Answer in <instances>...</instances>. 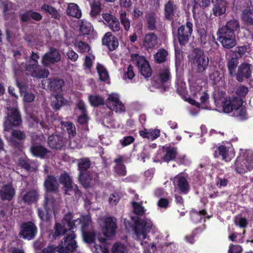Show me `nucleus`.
I'll return each instance as SVG.
<instances>
[{
	"mask_svg": "<svg viewBox=\"0 0 253 253\" xmlns=\"http://www.w3.org/2000/svg\"><path fill=\"white\" fill-rule=\"evenodd\" d=\"M68 231V229L61 222H56L50 235L52 239H56L57 237L66 234Z\"/></svg>",
	"mask_w": 253,
	"mask_h": 253,
	"instance_id": "obj_32",
	"label": "nucleus"
},
{
	"mask_svg": "<svg viewBox=\"0 0 253 253\" xmlns=\"http://www.w3.org/2000/svg\"><path fill=\"white\" fill-rule=\"evenodd\" d=\"M38 228L32 221H29L23 222L20 227L18 236L24 240H32L36 236Z\"/></svg>",
	"mask_w": 253,
	"mask_h": 253,
	"instance_id": "obj_8",
	"label": "nucleus"
},
{
	"mask_svg": "<svg viewBox=\"0 0 253 253\" xmlns=\"http://www.w3.org/2000/svg\"><path fill=\"white\" fill-rule=\"evenodd\" d=\"M43 186L46 193H56L58 191L59 184L54 175H48L45 178Z\"/></svg>",
	"mask_w": 253,
	"mask_h": 253,
	"instance_id": "obj_19",
	"label": "nucleus"
},
{
	"mask_svg": "<svg viewBox=\"0 0 253 253\" xmlns=\"http://www.w3.org/2000/svg\"><path fill=\"white\" fill-rule=\"evenodd\" d=\"M60 60L61 54L58 50L54 47H50L49 51L42 56V64L44 67H49Z\"/></svg>",
	"mask_w": 253,
	"mask_h": 253,
	"instance_id": "obj_12",
	"label": "nucleus"
},
{
	"mask_svg": "<svg viewBox=\"0 0 253 253\" xmlns=\"http://www.w3.org/2000/svg\"><path fill=\"white\" fill-rule=\"evenodd\" d=\"M239 60L237 57H231L227 62V66L229 74L231 77H234L236 74Z\"/></svg>",
	"mask_w": 253,
	"mask_h": 253,
	"instance_id": "obj_38",
	"label": "nucleus"
},
{
	"mask_svg": "<svg viewBox=\"0 0 253 253\" xmlns=\"http://www.w3.org/2000/svg\"><path fill=\"white\" fill-rule=\"evenodd\" d=\"M75 46L78 48V51L80 53L88 52L90 49V46L85 42L82 41L76 42Z\"/></svg>",
	"mask_w": 253,
	"mask_h": 253,
	"instance_id": "obj_53",
	"label": "nucleus"
},
{
	"mask_svg": "<svg viewBox=\"0 0 253 253\" xmlns=\"http://www.w3.org/2000/svg\"><path fill=\"white\" fill-rule=\"evenodd\" d=\"M191 61L198 74H204L209 64V58L203 50L195 48L192 51Z\"/></svg>",
	"mask_w": 253,
	"mask_h": 253,
	"instance_id": "obj_2",
	"label": "nucleus"
},
{
	"mask_svg": "<svg viewBox=\"0 0 253 253\" xmlns=\"http://www.w3.org/2000/svg\"><path fill=\"white\" fill-rule=\"evenodd\" d=\"M65 104L64 98L60 95H56L55 100L52 102V106L55 111H58Z\"/></svg>",
	"mask_w": 253,
	"mask_h": 253,
	"instance_id": "obj_47",
	"label": "nucleus"
},
{
	"mask_svg": "<svg viewBox=\"0 0 253 253\" xmlns=\"http://www.w3.org/2000/svg\"><path fill=\"white\" fill-rule=\"evenodd\" d=\"M132 207L135 214L138 215H142L144 213V208L141 203L133 202Z\"/></svg>",
	"mask_w": 253,
	"mask_h": 253,
	"instance_id": "obj_62",
	"label": "nucleus"
},
{
	"mask_svg": "<svg viewBox=\"0 0 253 253\" xmlns=\"http://www.w3.org/2000/svg\"><path fill=\"white\" fill-rule=\"evenodd\" d=\"M229 148L225 145H220L216 148L213 155L215 158L221 157L222 160L225 162H230L231 158L229 157Z\"/></svg>",
	"mask_w": 253,
	"mask_h": 253,
	"instance_id": "obj_29",
	"label": "nucleus"
},
{
	"mask_svg": "<svg viewBox=\"0 0 253 253\" xmlns=\"http://www.w3.org/2000/svg\"><path fill=\"white\" fill-rule=\"evenodd\" d=\"M90 214H82L80 218L77 219H74V214L71 212H68L64 214L62 219L61 220V223L67 226L68 228V230L70 231H73V230L76 228L78 226L83 225V223H84V219L86 218H88L90 216Z\"/></svg>",
	"mask_w": 253,
	"mask_h": 253,
	"instance_id": "obj_7",
	"label": "nucleus"
},
{
	"mask_svg": "<svg viewBox=\"0 0 253 253\" xmlns=\"http://www.w3.org/2000/svg\"><path fill=\"white\" fill-rule=\"evenodd\" d=\"M229 31L235 34V32H239L240 30V22L238 20L233 19L228 21L225 25L223 26Z\"/></svg>",
	"mask_w": 253,
	"mask_h": 253,
	"instance_id": "obj_41",
	"label": "nucleus"
},
{
	"mask_svg": "<svg viewBox=\"0 0 253 253\" xmlns=\"http://www.w3.org/2000/svg\"><path fill=\"white\" fill-rule=\"evenodd\" d=\"M226 0H215L212 8V13L215 16H220L226 12L227 7Z\"/></svg>",
	"mask_w": 253,
	"mask_h": 253,
	"instance_id": "obj_24",
	"label": "nucleus"
},
{
	"mask_svg": "<svg viewBox=\"0 0 253 253\" xmlns=\"http://www.w3.org/2000/svg\"><path fill=\"white\" fill-rule=\"evenodd\" d=\"M130 60L135 65L141 75L145 78L151 76L152 71L149 62L143 56L137 53H132L130 56Z\"/></svg>",
	"mask_w": 253,
	"mask_h": 253,
	"instance_id": "obj_5",
	"label": "nucleus"
},
{
	"mask_svg": "<svg viewBox=\"0 0 253 253\" xmlns=\"http://www.w3.org/2000/svg\"><path fill=\"white\" fill-rule=\"evenodd\" d=\"M111 252L112 253H127V248L123 243L116 242L113 245Z\"/></svg>",
	"mask_w": 253,
	"mask_h": 253,
	"instance_id": "obj_51",
	"label": "nucleus"
},
{
	"mask_svg": "<svg viewBox=\"0 0 253 253\" xmlns=\"http://www.w3.org/2000/svg\"><path fill=\"white\" fill-rule=\"evenodd\" d=\"M147 28L151 31L156 29V16L154 12L148 13L146 15Z\"/></svg>",
	"mask_w": 253,
	"mask_h": 253,
	"instance_id": "obj_44",
	"label": "nucleus"
},
{
	"mask_svg": "<svg viewBox=\"0 0 253 253\" xmlns=\"http://www.w3.org/2000/svg\"><path fill=\"white\" fill-rule=\"evenodd\" d=\"M56 201L54 197L50 194L46 193L44 196L43 206L46 214L54 209Z\"/></svg>",
	"mask_w": 253,
	"mask_h": 253,
	"instance_id": "obj_33",
	"label": "nucleus"
},
{
	"mask_svg": "<svg viewBox=\"0 0 253 253\" xmlns=\"http://www.w3.org/2000/svg\"><path fill=\"white\" fill-rule=\"evenodd\" d=\"M121 24L124 27L126 31H128L130 28V21L126 17V13L125 11H122L120 14Z\"/></svg>",
	"mask_w": 253,
	"mask_h": 253,
	"instance_id": "obj_56",
	"label": "nucleus"
},
{
	"mask_svg": "<svg viewBox=\"0 0 253 253\" xmlns=\"http://www.w3.org/2000/svg\"><path fill=\"white\" fill-rule=\"evenodd\" d=\"M76 235L74 231H71L66 235L61 241V243L57 246V252L59 253H72L78 247L75 240Z\"/></svg>",
	"mask_w": 253,
	"mask_h": 253,
	"instance_id": "obj_6",
	"label": "nucleus"
},
{
	"mask_svg": "<svg viewBox=\"0 0 253 253\" xmlns=\"http://www.w3.org/2000/svg\"><path fill=\"white\" fill-rule=\"evenodd\" d=\"M222 77V75L218 71H214L209 75V79L213 84H216L221 80Z\"/></svg>",
	"mask_w": 253,
	"mask_h": 253,
	"instance_id": "obj_60",
	"label": "nucleus"
},
{
	"mask_svg": "<svg viewBox=\"0 0 253 253\" xmlns=\"http://www.w3.org/2000/svg\"><path fill=\"white\" fill-rule=\"evenodd\" d=\"M40 57L38 53L32 51L29 59L27 60L25 70L33 77L44 79L48 77L49 71L44 67L39 65L38 60Z\"/></svg>",
	"mask_w": 253,
	"mask_h": 253,
	"instance_id": "obj_1",
	"label": "nucleus"
},
{
	"mask_svg": "<svg viewBox=\"0 0 253 253\" xmlns=\"http://www.w3.org/2000/svg\"><path fill=\"white\" fill-rule=\"evenodd\" d=\"M114 169L115 173L119 176H124L126 174V167L125 165H116Z\"/></svg>",
	"mask_w": 253,
	"mask_h": 253,
	"instance_id": "obj_61",
	"label": "nucleus"
},
{
	"mask_svg": "<svg viewBox=\"0 0 253 253\" xmlns=\"http://www.w3.org/2000/svg\"><path fill=\"white\" fill-rule=\"evenodd\" d=\"M47 83V87L51 91L59 92L62 89V87L64 85V81L58 77L49 78L46 80L42 81V85Z\"/></svg>",
	"mask_w": 253,
	"mask_h": 253,
	"instance_id": "obj_17",
	"label": "nucleus"
},
{
	"mask_svg": "<svg viewBox=\"0 0 253 253\" xmlns=\"http://www.w3.org/2000/svg\"><path fill=\"white\" fill-rule=\"evenodd\" d=\"M217 40L220 42L223 48L230 49L236 45L235 34L229 31L223 26L219 28L217 32Z\"/></svg>",
	"mask_w": 253,
	"mask_h": 253,
	"instance_id": "obj_4",
	"label": "nucleus"
},
{
	"mask_svg": "<svg viewBox=\"0 0 253 253\" xmlns=\"http://www.w3.org/2000/svg\"><path fill=\"white\" fill-rule=\"evenodd\" d=\"M68 15L80 18L82 16L81 9L77 4L72 3L69 4L66 10Z\"/></svg>",
	"mask_w": 253,
	"mask_h": 253,
	"instance_id": "obj_39",
	"label": "nucleus"
},
{
	"mask_svg": "<svg viewBox=\"0 0 253 253\" xmlns=\"http://www.w3.org/2000/svg\"><path fill=\"white\" fill-rule=\"evenodd\" d=\"M92 223L91 215L84 219V223L81 226L84 241L88 244H92L95 242L96 233L94 230L87 231Z\"/></svg>",
	"mask_w": 253,
	"mask_h": 253,
	"instance_id": "obj_13",
	"label": "nucleus"
},
{
	"mask_svg": "<svg viewBox=\"0 0 253 253\" xmlns=\"http://www.w3.org/2000/svg\"><path fill=\"white\" fill-rule=\"evenodd\" d=\"M90 161L87 158L81 159L78 164V170L80 172H87L90 167Z\"/></svg>",
	"mask_w": 253,
	"mask_h": 253,
	"instance_id": "obj_52",
	"label": "nucleus"
},
{
	"mask_svg": "<svg viewBox=\"0 0 253 253\" xmlns=\"http://www.w3.org/2000/svg\"><path fill=\"white\" fill-rule=\"evenodd\" d=\"M243 99L234 95L226 97L222 103V108L224 113H230L234 111L238 110L243 106Z\"/></svg>",
	"mask_w": 253,
	"mask_h": 253,
	"instance_id": "obj_9",
	"label": "nucleus"
},
{
	"mask_svg": "<svg viewBox=\"0 0 253 253\" xmlns=\"http://www.w3.org/2000/svg\"><path fill=\"white\" fill-rule=\"evenodd\" d=\"M10 142L11 145L16 148H20L22 142L26 139L25 133L20 130L12 129L11 133Z\"/></svg>",
	"mask_w": 253,
	"mask_h": 253,
	"instance_id": "obj_23",
	"label": "nucleus"
},
{
	"mask_svg": "<svg viewBox=\"0 0 253 253\" xmlns=\"http://www.w3.org/2000/svg\"><path fill=\"white\" fill-rule=\"evenodd\" d=\"M176 9L177 6L174 1L169 0L165 5L164 15L165 18L169 21H173L175 11Z\"/></svg>",
	"mask_w": 253,
	"mask_h": 253,
	"instance_id": "obj_27",
	"label": "nucleus"
},
{
	"mask_svg": "<svg viewBox=\"0 0 253 253\" xmlns=\"http://www.w3.org/2000/svg\"><path fill=\"white\" fill-rule=\"evenodd\" d=\"M135 74L133 71V67L130 64L127 68V71L125 72L124 74L123 79L124 80H126L127 79L132 80Z\"/></svg>",
	"mask_w": 253,
	"mask_h": 253,
	"instance_id": "obj_64",
	"label": "nucleus"
},
{
	"mask_svg": "<svg viewBox=\"0 0 253 253\" xmlns=\"http://www.w3.org/2000/svg\"><path fill=\"white\" fill-rule=\"evenodd\" d=\"M134 232L137 237H142L143 240L147 238V234L152 229V223L147 219H138L135 221Z\"/></svg>",
	"mask_w": 253,
	"mask_h": 253,
	"instance_id": "obj_11",
	"label": "nucleus"
},
{
	"mask_svg": "<svg viewBox=\"0 0 253 253\" xmlns=\"http://www.w3.org/2000/svg\"><path fill=\"white\" fill-rule=\"evenodd\" d=\"M168 55V51L165 49H160L154 55V59L156 63L160 64L164 62Z\"/></svg>",
	"mask_w": 253,
	"mask_h": 253,
	"instance_id": "obj_48",
	"label": "nucleus"
},
{
	"mask_svg": "<svg viewBox=\"0 0 253 253\" xmlns=\"http://www.w3.org/2000/svg\"><path fill=\"white\" fill-rule=\"evenodd\" d=\"M193 32V23L187 21L185 25L180 26L177 29V39L181 46H185L189 42Z\"/></svg>",
	"mask_w": 253,
	"mask_h": 253,
	"instance_id": "obj_10",
	"label": "nucleus"
},
{
	"mask_svg": "<svg viewBox=\"0 0 253 253\" xmlns=\"http://www.w3.org/2000/svg\"><path fill=\"white\" fill-rule=\"evenodd\" d=\"M79 26L80 32L84 36L90 35L93 30L91 24L86 21H81Z\"/></svg>",
	"mask_w": 253,
	"mask_h": 253,
	"instance_id": "obj_43",
	"label": "nucleus"
},
{
	"mask_svg": "<svg viewBox=\"0 0 253 253\" xmlns=\"http://www.w3.org/2000/svg\"><path fill=\"white\" fill-rule=\"evenodd\" d=\"M42 10L44 11L46 14L51 15L52 18L54 19L58 18L59 13L55 8L47 4H43L41 7Z\"/></svg>",
	"mask_w": 253,
	"mask_h": 253,
	"instance_id": "obj_46",
	"label": "nucleus"
},
{
	"mask_svg": "<svg viewBox=\"0 0 253 253\" xmlns=\"http://www.w3.org/2000/svg\"><path fill=\"white\" fill-rule=\"evenodd\" d=\"M248 92V87L244 85L239 86L235 91V93L237 96L241 97L242 99L246 96Z\"/></svg>",
	"mask_w": 253,
	"mask_h": 253,
	"instance_id": "obj_57",
	"label": "nucleus"
},
{
	"mask_svg": "<svg viewBox=\"0 0 253 253\" xmlns=\"http://www.w3.org/2000/svg\"><path fill=\"white\" fill-rule=\"evenodd\" d=\"M105 104L108 109L114 110L117 113H121L126 109L125 105L120 100L117 94H110L105 101Z\"/></svg>",
	"mask_w": 253,
	"mask_h": 253,
	"instance_id": "obj_16",
	"label": "nucleus"
},
{
	"mask_svg": "<svg viewBox=\"0 0 253 253\" xmlns=\"http://www.w3.org/2000/svg\"><path fill=\"white\" fill-rule=\"evenodd\" d=\"M88 100L91 106L94 107H97L105 104L104 98L98 95H89Z\"/></svg>",
	"mask_w": 253,
	"mask_h": 253,
	"instance_id": "obj_45",
	"label": "nucleus"
},
{
	"mask_svg": "<svg viewBox=\"0 0 253 253\" xmlns=\"http://www.w3.org/2000/svg\"><path fill=\"white\" fill-rule=\"evenodd\" d=\"M163 151L165 153L162 158L164 162L169 163L176 159L177 155V150L176 147H171L170 145L163 146Z\"/></svg>",
	"mask_w": 253,
	"mask_h": 253,
	"instance_id": "obj_26",
	"label": "nucleus"
},
{
	"mask_svg": "<svg viewBox=\"0 0 253 253\" xmlns=\"http://www.w3.org/2000/svg\"><path fill=\"white\" fill-rule=\"evenodd\" d=\"M243 158L247 165H251L253 169V151L250 150H246L243 154Z\"/></svg>",
	"mask_w": 253,
	"mask_h": 253,
	"instance_id": "obj_55",
	"label": "nucleus"
},
{
	"mask_svg": "<svg viewBox=\"0 0 253 253\" xmlns=\"http://www.w3.org/2000/svg\"><path fill=\"white\" fill-rule=\"evenodd\" d=\"M78 179L79 182L85 188L90 186L92 177L89 171L80 172Z\"/></svg>",
	"mask_w": 253,
	"mask_h": 253,
	"instance_id": "obj_35",
	"label": "nucleus"
},
{
	"mask_svg": "<svg viewBox=\"0 0 253 253\" xmlns=\"http://www.w3.org/2000/svg\"><path fill=\"white\" fill-rule=\"evenodd\" d=\"M160 135V130L158 129H149L148 130L147 139L154 140L158 138Z\"/></svg>",
	"mask_w": 253,
	"mask_h": 253,
	"instance_id": "obj_63",
	"label": "nucleus"
},
{
	"mask_svg": "<svg viewBox=\"0 0 253 253\" xmlns=\"http://www.w3.org/2000/svg\"><path fill=\"white\" fill-rule=\"evenodd\" d=\"M117 224L112 217H106L104 222L102 231L104 236L109 238L114 236L116 232Z\"/></svg>",
	"mask_w": 253,
	"mask_h": 253,
	"instance_id": "obj_18",
	"label": "nucleus"
},
{
	"mask_svg": "<svg viewBox=\"0 0 253 253\" xmlns=\"http://www.w3.org/2000/svg\"><path fill=\"white\" fill-rule=\"evenodd\" d=\"M198 35V41L203 45L207 43V32L204 28H200L197 30Z\"/></svg>",
	"mask_w": 253,
	"mask_h": 253,
	"instance_id": "obj_54",
	"label": "nucleus"
},
{
	"mask_svg": "<svg viewBox=\"0 0 253 253\" xmlns=\"http://www.w3.org/2000/svg\"><path fill=\"white\" fill-rule=\"evenodd\" d=\"M174 182L180 193L187 194L190 190V186L186 178L183 175H177L174 177Z\"/></svg>",
	"mask_w": 253,
	"mask_h": 253,
	"instance_id": "obj_25",
	"label": "nucleus"
},
{
	"mask_svg": "<svg viewBox=\"0 0 253 253\" xmlns=\"http://www.w3.org/2000/svg\"><path fill=\"white\" fill-rule=\"evenodd\" d=\"M103 45H105L110 51L115 50L119 46L118 39L111 32L106 33L102 39Z\"/></svg>",
	"mask_w": 253,
	"mask_h": 253,
	"instance_id": "obj_21",
	"label": "nucleus"
},
{
	"mask_svg": "<svg viewBox=\"0 0 253 253\" xmlns=\"http://www.w3.org/2000/svg\"><path fill=\"white\" fill-rule=\"evenodd\" d=\"M253 66L251 64L244 62L240 64L237 68L236 74L235 75L236 80L241 83L245 80L252 77Z\"/></svg>",
	"mask_w": 253,
	"mask_h": 253,
	"instance_id": "obj_14",
	"label": "nucleus"
},
{
	"mask_svg": "<svg viewBox=\"0 0 253 253\" xmlns=\"http://www.w3.org/2000/svg\"><path fill=\"white\" fill-rule=\"evenodd\" d=\"M241 18L248 25H253V5L252 9H245L242 11Z\"/></svg>",
	"mask_w": 253,
	"mask_h": 253,
	"instance_id": "obj_40",
	"label": "nucleus"
},
{
	"mask_svg": "<svg viewBox=\"0 0 253 253\" xmlns=\"http://www.w3.org/2000/svg\"><path fill=\"white\" fill-rule=\"evenodd\" d=\"M59 180L60 184L63 185V187L70 184H73L72 177L66 171H64L60 175Z\"/></svg>",
	"mask_w": 253,
	"mask_h": 253,
	"instance_id": "obj_49",
	"label": "nucleus"
},
{
	"mask_svg": "<svg viewBox=\"0 0 253 253\" xmlns=\"http://www.w3.org/2000/svg\"><path fill=\"white\" fill-rule=\"evenodd\" d=\"M32 155L41 159H48L52 155V152L45 147L36 143H33L30 148Z\"/></svg>",
	"mask_w": 253,
	"mask_h": 253,
	"instance_id": "obj_15",
	"label": "nucleus"
},
{
	"mask_svg": "<svg viewBox=\"0 0 253 253\" xmlns=\"http://www.w3.org/2000/svg\"><path fill=\"white\" fill-rule=\"evenodd\" d=\"M47 143L49 148L55 150H61L65 145L64 138L57 134L49 136Z\"/></svg>",
	"mask_w": 253,
	"mask_h": 253,
	"instance_id": "obj_22",
	"label": "nucleus"
},
{
	"mask_svg": "<svg viewBox=\"0 0 253 253\" xmlns=\"http://www.w3.org/2000/svg\"><path fill=\"white\" fill-rule=\"evenodd\" d=\"M22 120L19 111L15 108H7V116L3 123L5 131H9L13 127L20 126Z\"/></svg>",
	"mask_w": 253,
	"mask_h": 253,
	"instance_id": "obj_3",
	"label": "nucleus"
},
{
	"mask_svg": "<svg viewBox=\"0 0 253 253\" xmlns=\"http://www.w3.org/2000/svg\"><path fill=\"white\" fill-rule=\"evenodd\" d=\"M96 69L100 81H106L109 78L108 73L106 69L102 65L98 63L96 66Z\"/></svg>",
	"mask_w": 253,
	"mask_h": 253,
	"instance_id": "obj_50",
	"label": "nucleus"
},
{
	"mask_svg": "<svg viewBox=\"0 0 253 253\" xmlns=\"http://www.w3.org/2000/svg\"><path fill=\"white\" fill-rule=\"evenodd\" d=\"M18 166L22 169L30 171L31 169L30 160L26 158H20L18 162Z\"/></svg>",
	"mask_w": 253,
	"mask_h": 253,
	"instance_id": "obj_58",
	"label": "nucleus"
},
{
	"mask_svg": "<svg viewBox=\"0 0 253 253\" xmlns=\"http://www.w3.org/2000/svg\"><path fill=\"white\" fill-rule=\"evenodd\" d=\"M176 92L182 98H185L187 95L186 84L181 79L177 78L175 81Z\"/></svg>",
	"mask_w": 253,
	"mask_h": 253,
	"instance_id": "obj_37",
	"label": "nucleus"
},
{
	"mask_svg": "<svg viewBox=\"0 0 253 253\" xmlns=\"http://www.w3.org/2000/svg\"><path fill=\"white\" fill-rule=\"evenodd\" d=\"M15 189L12 183L4 184L0 189V198L3 201H10L14 197Z\"/></svg>",
	"mask_w": 253,
	"mask_h": 253,
	"instance_id": "obj_20",
	"label": "nucleus"
},
{
	"mask_svg": "<svg viewBox=\"0 0 253 253\" xmlns=\"http://www.w3.org/2000/svg\"><path fill=\"white\" fill-rule=\"evenodd\" d=\"M64 194L67 195H72L74 194L75 196L77 198H80L82 196V192L79 189V187L76 184H70L64 187Z\"/></svg>",
	"mask_w": 253,
	"mask_h": 253,
	"instance_id": "obj_34",
	"label": "nucleus"
},
{
	"mask_svg": "<svg viewBox=\"0 0 253 253\" xmlns=\"http://www.w3.org/2000/svg\"><path fill=\"white\" fill-rule=\"evenodd\" d=\"M89 3L91 9L90 16L92 17H96L100 15L102 10L101 0H93L92 2Z\"/></svg>",
	"mask_w": 253,
	"mask_h": 253,
	"instance_id": "obj_36",
	"label": "nucleus"
},
{
	"mask_svg": "<svg viewBox=\"0 0 253 253\" xmlns=\"http://www.w3.org/2000/svg\"><path fill=\"white\" fill-rule=\"evenodd\" d=\"M159 80L162 84L167 82L170 78V72L168 69H164L160 72Z\"/></svg>",
	"mask_w": 253,
	"mask_h": 253,
	"instance_id": "obj_59",
	"label": "nucleus"
},
{
	"mask_svg": "<svg viewBox=\"0 0 253 253\" xmlns=\"http://www.w3.org/2000/svg\"><path fill=\"white\" fill-rule=\"evenodd\" d=\"M39 197V194L37 190L35 189L31 190L27 192L23 196L22 199L24 203L32 204L36 202Z\"/></svg>",
	"mask_w": 253,
	"mask_h": 253,
	"instance_id": "obj_31",
	"label": "nucleus"
},
{
	"mask_svg": "<svg viewBox=\"0 0 253 253\" xmlns=\"http://www.w3.org/2000/svg\"><path fill=\"white\" fill-rule=\"evenodd\" d=\"M60 125L64 130L68 133L70 137H73L76 135V127L72 122L61 121Z\"/></svg>",
	"mask_w": 253,
	"mask_h": 253,
	"instance_id": "obj_42",
	"label": "nucleus"
},
{
	"mask_svg": "<svg viewBox=\"0 0 253 253\" xmlns=\"http://www.w3.org/2000/svg\"><path fill=\"white\" fill-rule=\"evenodd\" d=\"M158 38L153 33L146 34L143 40V45L147 50L153 49L157 44Z\"/></svg>",
	"mask_w": 253,
	"mask_h": 253,
	"instance_id": "obj_28",
	"label": "nucleus"
},
{
	"mask_svg": "<svg viewBox=\"0 0 253 253\" xmlns=\"http://www.w3.org/2000/svg\"><path fill=\"white\" fill-rule=\"evenodd\" d=\"M236 171L240 174L244 173L249 170H252L251 165H247L245 162L244 159L241 157H238L235 163Z\"/></svg>",
	"mask_w": 253,
	"mask_h": 253,
	"instance_id": "obj_30",
	"label": "nucleus"
}]
</instances>
